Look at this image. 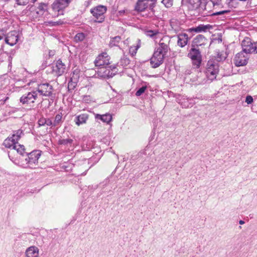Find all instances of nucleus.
<instances>
[{
    "mask_svg": "<svg viewBox=\"0 0 257 257\" xmlns=\"http://www.w3.org/2000/svg\"><path fill=\"white\" fill-rule=\"evenodd\" d=\"M188 7L190 9L197 10L202 16L207 15L219 16L223 15L230 13V10H224L209 14V11L207 10L206 2L205 0H188Z\"/></svg>",
    "mask_w": 257,
    "mask_h": 257,
    "instance_id": "nucleus-1",
    "label": "nucleus"
},
{
    "mask_svg": "<svg viewBox=\"0 0 257 257\" xmlns=\"http://www.w3.org/2000/svg\"><path fill=\"white\" fill-rule=\"evenodd\" d=\"M3 145L6 148L10 149L8 152V155L11 160L13 159V158L11 157V155H14L15 153H17L22 157L24 156V153H25L24 146L19 144L12 137L7 138L4 141Z\"/></svg>",
    "mask_w": 257,
    "mask_h": 257,
    "instance_id": "nucleus-2",
    "label": "nucleus"
},
{
    "mask_svg": "<svg viewBox=\"0 0 257 257\" xmlns=\"http://www.w3.org/2000/svg\"><path fill=\"white\" fill-rule=\"evenodd\" d=\"M90 71L94 72V74L91 76L92 77L109 78L114 76L117 73L118 70L116 65H111L108 67H100L98 68L97 71H94L93 70H91Z\"/></svg>",
    "mask_w": 257,
    "mask_h": 257,
    "instance_id": "nucleus-3",
    "label": "nucleus"
},
{
    "mask_svg": "<svg viewBox=\"0 0 257 257\" xmlns=\"http://www.w3.org/2000/svg\"><path fill=\"white\" fill-rule=\"evenodd\" d=\"M27 157L25 159V163L22 165L25 168H35L38 164V161L41 156V152L38 150H35L28 153L25 151V154Z\"/></svg>",
    "mask_w": 257,
    "mask_h": 257,
    "instance_id": "nucleus-4",
    "label": "nucleus"
},
{
    "mask_svg": "<svg viewBox=\"0 0 257 257\" xmlns=\"http://www.w3.org/2000/svg\"><path fill=\"white\" fill-rule=\"evenodd\" d=\"M219 65L216 61L209 60L206 65L205 74L209 80L212 81L216 79L219 70Z\"/></svg>",
    "mask_w": 257,
    "mask_h": 257,
    "instance_id": "nucleus-5",
    "label": "nucleus"
},
{
    "mask_svg": "<svg viewBox=\"0 0 257 257\" xmlns=\"http://www.w3.org/2000/svg\"><path fill=\"white\" fill-rule=\"evenodd\" d=\"M188 57L192 60L193 66L195 68L200 67L202 62V55L199 49L192 46L188 54Z\"/></svg>",
    "mask_w": 257,
    "mask_h": 257,
    "instance_id": "nucleus-6",
    "label": "nucleus"
},
{
    "mask_svg": "<svg viewBox=\"0 0 257 257\" xmlns=\"http://www.w3.org/2000/svg\"><path fill=\"white\" fill-rule=\"evenodd\" d=\"M37 98V91L32 90L23 94L20 97V102L26 106L31 107L34 106L35 101Z\"/></svg>",
    "mask_w": 257,
    "mask_h": 257,
    "instance_id": "nucleus-7",
    "label": "nucleus"
},
{
    "mask_svg": "<svg viewBox=\"0 0 257 257\" xmlns=\"http://www.w3.org/2000/svg\"><path fill=\"white\" fill-rule=\"evenodd\" d=\"M107 7L102 5H99L90 10L91 13L95 18L94 22L101 23L105 19L104 14L106 12Z\"/></svg>",
    "mask_w": 257,
    "mask_h": 257,
    "instance_id": "nucleus-8",
    "label": "nucleus"
},
{
    "mask_svg": "<svg viewBox=\"0 0 257 257\" xmlns=\"http://www.w3.org/2000/svg\"><path fill=\"white\" fill-rule=\"evenodd\" d=\"M71 0H55L52 5L53 10L58 12L57 16L63 15V10L68 6Z\"/></svg>",
    "mask_w": 257,
    "mask_h": 257,
    "instance_id": "nucleus-9",
    "label": "nucleus"
},
{
    "mask_svg": "<svg viewBox=\"0 0 257 257\" xmlns=\"http://www.w3.org/2000/svg\"><path fill=\"white\" fill-rule=\"evenodd\" d=\"M53 86L48 83H41L38 85L37 90V94L39 93L41 95L44 96H52L53 93Z\"/></svg>",
    "mask_w": 257,
    "mask_h": 257,
    "instance_id": "nucleus-10",
    "label": "nucleus"
},
{
    "mask_svg": "<svg viewBox=\"0 0 257 257\" xmlns=\"http://www.w3.org/2000/svg\"><path fill=\"white\" fill-rule=\"evenodd\" d=\"M110 56L106 53L99 54L95 59L94 63L96 67H105L110 64Z\"/></svg>",
    "mask_w": 257,
    "mask_h": 257,
    "instance_id": "nucleus-11",
    "label": "nucleus"
},
{
    "mask_svg": "<svg viewBox=\"0 0 257 257\" xmlns=\"http://www.w3.org/2000/svg\"><path fill=\"white\" fill-rule=\"evenodd\" d=\"M165 56L157 51H155L154 54L150 59V63L154 68H158L164 62Z\"/></svg>",
    "mask_w": 257,
    "mask_h": 257,
    "instance_id": "nucleus-12",
    "label": "nucleus"
},
{
    "mask_svg": "<svg viewBox=\"0 0 257 257\" xmlns=\"http://www.w3.org/2000/svg\"><path fill=\"white\" fill-rule=\"evenodd\" d=\"M254 43L251 42L250 38L246 37L241 42V47L243 53L246 54L255 52Z\"/></svg>",
    "mask_w": 257,
    "mask_h": 257,
    "instance_id": "nucleus-13",
    "label": "nucleus"
},
{
    "mask_svg": "<svg viewBox=\"0 0 257 257\" xmlns=\"http://www.w3.org/2000/svg\"><path fill=\"white\" fill-rule=\"evenodd\" d=\"M248 60V55L246 54H244V53L241 51L235 55L234 63L237 67L245 66L247 64Z\"/></svg>",
    "mask_w": 257,
    "mask_h": 257,
    "instance_id": "nucleus-14",
    "label": "nucleus"
},
{
    "mask_svg": "<svg viewBox=\"0 0 257 257\" xmlns=\"http://www.w3.org/2000/svg\"><path fill=\"white\" fill-rule=\"evenodd\" d=\"M18 33L17 31H14L8 34L7 36L5 37V41L6 43L10 46H14L18 42Z\"/></svg>",
    "mask_w": 257,
    "mask_h": 257,
    "instance_id": "nucleus-15",
    "label": "nucleus"
},
{
    "mask_svg": "<svg viewBox=\"0 0 257 257\" xmlns=\"http://www.w3.org/2000/svg\"><path fill=\"white\" fill-rule=\"evenodd\" d=\"M178 102L184 108L192 106L194 102L192 98H188L186 96H179L177 98Z\"/></svg>",
    "mask_w": 257,
    "mask_h": 257,
    "instance_id": "nucleus-16",
    "label": "nucleus"
},
{
    "mask_svg": "<svg viewBox=\"0 0 257 257\" xmlns=\"http://www.w3.org/2000/svg\"><path fill=\"white\" fill-rule=\"evenodd\" d=\"M212 28V26L210 25H203L200 24L198 26L192 27L187 30V31L190 33H200V32H206L208 30Z\"/></svg>",
    "mask_w": 257,
    "mask_h": 257,
    "instance_id": "nucleus-17",
    "label": "nucleus"
},
{
    "mask_svg": "<svg viewBox=\"0 0 257 257\" xmlns=\"http://www.w3.org/2000/svg\"><path fill=\"white\" fill-rule=\"evenodd\" d=\"M65 65L59 59L57 61L56 66L53 71L56 73L57 75L61 76L65 72Z\"/></svg>",
    "mask_w": 257,
    "mask_h": 257,
    "instance_id": "nucleus-18",
    "label": "nucleus"
},
{
    "mask_svg": "<svg viewBox=\"0 0 257 257\" xmlns=\"http://www.w3.org/2000/svg\"><path fill=\"white\" fill-rule=\"evenodd\" d=\"M207 42V39L205 37L201 34L198 35L194 38L192 42V46L194 47H198L205 45Z\"/></svg>",
    "mask_w": 257,
    "mask_h": 257,
    "instance_id": "nucleus-19",
    "label": "nucleus"
},
{
    "mask_svg": "<svg viewBox=\"0 0 257 257\" xmlns=\"http://www.w3.org/2000/svg\"><path fill=\"white\" fill-rule=\"evenodd\" d=\"M188 35L186 33H182L178 35L177 44L181 48L185 47L188 43Z\"/></svg>",
    "mask_w": 257,
    "mask_h": 257,
    "instance_id": "nucleus-20",
    "label": "nucleus"
},
{
    "mask_svg": "<svg viewBox=\"0 0 257 257\" xmlns=\"http://www.w3.org/2000/svg\"><path fill=\"white\" fill-rule=\"evenodd\" d=\"M88 118L89 114L88 113H82L75 117L74 121L76 124L79 126L81 124L85 123Z\"/></svg>",
    "mask_w": 257,
    "mask_h": 257,
    "instance_id": "nucleus-21",
    "label": "nucleus"
},
{
    "mask_svg": "<svg viewBox=\"0 0 257 257\" xmlns=\"http://www.w3.org/2000/svg\"><path fill=\"white\" fill-rule=\"evenodd\" d=\"M26 255L27 257H38V248L35 246L28 247L26 250Z\"/></svg>",
    "mask_w": 257,
    "mask_h": 257,
    "instance_id": "nucleus-22",
    "label": "nucleus"
},
{
    "mask_svg": "<svg viewBox=\"0 0 257 257\" xmlns=\"http://www.w3.org/2000/svg\"><path fill=\"white\" fill-rule=\"evenodd\" d=\"M95 118L96 120H100L103 122L108 123L112 120V116L109 113L104 114H95Z\"/></svg>",
    "mask_w": 257,
    "mask_h": 257,
    "instance_id": "nucleus-23",
    "label": "nucleus"
},
{
    "mask_svg": "<svg viewBox=\"0 0 257 257\" xmlns=\"http://www.w3.org/2000/svg\"><path fill=\"white\" fill-rule=\"evenodd\" d=\"M148 0H139L137 2L135 9L137 11L142 12L148 8Z\"/></svg>",
    "mask_w": 257,
    "mask_h": 257,
    "instance_id": "nucleus-24",
    "label": "nucleus"
},
{
    "mask_svg": "<svg viewBox=\"0 0 257 257\" xmlns=\"http://www.w3.org/2000/svg\"><path fill=\"white\" fill-rule=\"evenodd\" d=\"M159 45V46L156 51L165 56L169 49V46L163 42H160Z\"/></svg>",
    "mask_w": 257,
    "mask_h": 257,
    "instance_id": "nucleus-25",
    "label": "nucleus"
},
{
    "mask_svg": "<svg viewBox=\"0 0 257 257\" xmlns=\"http://www.w3.org/2000/svg\"><path fill=\"white\" fill-rule=\"evenodd\" d=\"M121 40V37L120 36H115L111 38L108 46L110 48L113 47L118 46V44Z\"/></svg>",
    "mask_w": 257,
    "mask_h": 257,
    "instance_id": "nucleus-26",
    "label": "nucleus"
},
{
    "mask_svg": "<svg viewBox=\"0 0 257 257\" xmlns=\"http://www.w3.org/2000/svg\"><path fill=\"white\" fill-rule=\"evenodd\" d=\"M62 115L61 113L56 114L53 121L54 127L60 126L62 123Z\"/></svg>",
    "mask_w": 257,
    "mask_h": 257,
    "instance_id": "nucleus-27",
    "label": "nucleus"
},
{
    "mask_svg": "<svg viewBox=\"0 0 257 257\" xmlns=\"http://www.w3.org/2000/svg\"><path fill=\"white\" fill-rule=\"evenodd\" d=\"M48 5L45 3H40L37 8L38 11L37 12L39 15H43L47 10Z\"/></svg>",
    "mask_w": 257,
    "mask_h": 257,
    "instance_id": "nucleus-28",
    "label": "nucleus"
},
{
    "mask_svg": "<svg viewBox=\"0 0 257 257\" xmlns=\"http://www.w3.org/2000/svg\"><path fill=\"white\" fill-rule=\"evenodd\" d=\"M24 133L23 131L21 130H18L14 132V134L12 135V137L17 142L22 137V135H23Z\"/></svg>",
    "mask_w": 257,
    "mask_h": 257,
    "instance_id": "nucleus-29",
    "label": "nucleus"
},
{
    "mask_svg": "<svg viewBox=\"0 0 257 257\" xmlns=\"http://www.w3.org/2000/svg\"><path fill=\"white\" fill-rule=\"evenodd\" d=\"M178 22L176 20H172L170 22L172 28L176 32L180 30V25H178Z\"/></svg>",
    "mask_w": 257,
    "mask_h": 257,
    "instance_id": "nucleus-30",
    "label": "nucleus"
},
{
    "mask_svg": "<svg viewBox=\"0 0 257 257\" xmlns=\"http://www.w3.org/2000/svg\"><path fill=\"white\" fill-rule=\"evenodd\" d=\"M130 59L125 56H123L120 60V64L123 67L127 66L130 64Z\"/></svg>",
    "mask_w": 257,
    "mask_h": 257,
    "instance_id": "nucleus-31",
    "label": "nucleus"
},
{
    "mask_svg": "<svg viewBox=\"0 0 257 257\" xmlns=\"http://www.w3.org/2000/svg\"><path fill=\"white\" fill-rule=\"evenodd\" d=\"M108 182L109 181L107 180H106L105 181H104V185H105V186L103 187L102 189L103 192H107L109 193L110 191H111V189H112V187L109 184H108Z\"/></svg>",
    "mask_w": 257,
    "mask_h": 257,
    "instance_id": "nucleus-32",
    "label": "nucleus"
},
{
    "mask_svg": "<svg viewBox=\"0 0 257 257\" xmlns=\"http://www.w3.org/2000/svg\"><path fill=\"white\" fill-rule=\"evenodd\" d=\"M146 35L151 38H154L159 33L157 30H148L146 31Z\"/></svg>",
    "mask_w": 257,
    "mask_h": 257,
    "instance_id": "nucleus-33",
    "label": "nucleus"
},
{
    "mask_svg": "<svg viewBox=\"0 0 257 257\" xmlns=\"http://www.w3.org/2000/svg\"><path fill=\"white\" fill-rule=\"evenodd\" d=\"M85 37V36L84 33H79L75 35L74 39L76 42H81L84 40Z\"/></svg>",
    "mask_w": 257,
    "mask_h": 257,
    "instance_id": "nucleus-34",
    "label": "nucleus"
},
{
    "mask_svg": "<svg viewBox=\"0 0 257 257\" xmlns=\"http://www.w3.org/2000/svg\"><path fill=\"white\" fill-rule=\"evenodd\" d=\"M237 0H227L226 4L230 8H236L237 6Z\"/></svg>",
    "mask_w": 257,
    "mask_h": 257,
    "instance_id": "nucleus-35",
    "label": "nucleus"
},
{
    "mask_svg": "<svg viewBox=\"0 0 257 257\" xmlns=\"http://www.w3.org/2000/svg\"><path fill=\"white\" fill-rule=\"evenodd\" d=\"M147 86H142L141 87L139 88L138 90L136 92V95L137 96H141L143 93H144L145 90L147 89Z\"/></svg>",
    "mask_w": 257,
    "mask_h": 257,
    "instance_id": "nucleus-36",
    "label": "nucleus"
},
{
    "mask_svg": "<svg viewBox=\"0 0 257 257\" xmlns=\"http://www.w3.org/2000/svg\"><path fill=\"white\" fill-rule=\"evenodd\" d=\"M73 142V140L70 139H62L59 141L60 145H66L68 144H71Z\"/></svg>",
    "mask_w": 257,
    "mask_h": 257,
    "instance_id": "nucleus-37",
    "label": "nucleus"
},
{
    "mask_svg": "<svg viewBox=\"0 0 257 257\" xmlns=\"http://www.w3.org/2000/svg\"><path fill=\"white\" fill-rule=\"evenodd\" d=\"M226 58V56H223L221 54L218 53L215 59H212L211 60H213L216 61L218 63L219 62L225 60Z\"/></svg>",
    "mask_w": 257,
    "mask_h": 257,
    "instance_id": "nucleus-38",
    "label": "nucleus"
},
{
    "mask_svg": "<svg viewBox=\"0 0 257 257\" xmlns=\"http://www.w3.org/2000/svg\"><path fill=\"white\" fill-rule=\"evenodd\" d=\"M173 0H162V3L166 8H170L173 5Z\"/></svg>",
    "mask_w": 257,
    "mask_h": 257,
    "instance_id": "nucleus-39",
    "label": "nucleus"
},
{
    "mask_svg": "<svg viewBox=\"0 0 257 257\" xmlns=\"http://www.w3.org/2000/svg\"><path fill=\"white\" fill-rule=\"evenodd\" d=\"M76 85V82H73L72 80H71V81H69L68 84V90H70L73 89L75 87Z\"/></svg>",
    "mask_w": 257,
    "mask_h": 257,
    "instance_id": "nucleus-40",
    "label": "nucleus"
},
{
    "mask_svg": "<svg viewBox=\"0 0 257 257\" xmlns=\"http://www.w3.org/2000/svg\"><path fill=\"white\" fill-rule=\"evenodd\" d=\"M17 4L20 6H25L28 4L29 0H15Z\"/></svg>",
    "mask_w": 257,
    "mask_h": 257,
    "instance_id": "nucleus-41",
    "label": "nucleus"
},
{
    "mask_svg": "<svg viewBox=\"0 0 257 257\" xmlns=\"http://www.w3.org/2000/svg\"><path fill=\"white\" fill-rule=\"evenodd\" d=\"M156 1V0H148V2H151V3H150L148 5L149 9V10H150L152 12H153V9H154V8L155 7V5Z\"/></svg>",
    "mask_w": 257,
    "mask_h": 257,
    "instance_id": "nucleus-42",
    "label": "nucleus"
},
{
    "mask_svg": "<svg viewBox=\"0 0 257 257\" xmlns=\"http://www.w3.org/2000/svg\"><path fill=\"white\" fill-rule=\"evenodd\" d=\"M79 77V71L77 69L75 70L73 72V75L72 77L71 78V79L72 80L73 79L77 80L78 78Z\"/></svg>",
    "mask_w": 257,
    "mask_h": 257,
    "instance_id": "nucleus-43",
    "label": "nucleus"
},
{
    "mask_svg": "<svg viewBox=\"0 0 257 257\" xmlns=\"http://www.w3.org/2000/svg\"><path fill=\"white\" fill-rule=\"evenodd\" d=\"M38 124L40 126H44L45 125L46 123V118L44 117H41L38 121Z\"/></svg>",
    "mask_w": 257,
    "mask_h": 257,
    "instance_id": "nucleus-44",
    "label": "nucleus"
},
{
    "mask_svg": "<svg viewBox=\"0 0 257 257\" xmlns=\"http://www.w3.org/2000/svg\"><path fill=\"white\" fill-rule=\"evenodd\" d=\"M253 98L250 95L246 96L245 98V102H246L248 104H251L253 102Z\"/></svg>",
    "mask_w": 257,
    "mask_h": 257,
    "instance_id": "nucleus-45",
    "label": "nucleus"
},
{
    "mask_svg": "<svg viewBox=\"0 0 257 257\" xmlns=\"http://www.w3.org/2000/svg\"><path fill=\"white\" fill-rule=\"evenodd\" d=\"M45 125L47 126H50L51 127H54L53 121L49 118H46V123Z\"/></svg>",
    "mask_w": 257,
    "mask_h": 257,
    "instance_id": "nucleus-46",
    "label": "nucleus"
},
{
    "mask_svg": "<svg viewBox=\"0 0 257 257\" xmlns=\"http://www.w3.org/2000/svg\"><path fill=\"white\" fill-rule=\"evenodd\" d=\"M205 1H206L207 4L209 1L211 2L212 4L213 5V6L219 5L220 4V2H221V0H205Z\"/></svg>",
    "mask_w": 257,
    "mask_h": 257,
    "instance_id": "nucleus-47",
    "label": "nucleus"
},
{
    "mask_svg": "<svg viewBox=\"0 0 257 257\" xmlns=\"http://www.w3.org/2000/svg\"><path fill=\"white\" fill-rule=\"evenodd\" d=\"M192 73V69L189 67L188 68H186L184 71V74L185 75H190Z\"/></svg>",
    "mask_w": 257,
    "mask_h": 257,
    "instance_id": "nucleus-48",
    "label": "nucleus"
},
{
    "mask_svg": "<svg viewBox=\"0 0 257 257\" xmlns=\"http://www.w3.org/2000/svg\"><path fill=\"white\" fill-rule=\"evenodd\" d=\"M63 23V22L61 21H58L56 22H53V26H56V25H62Z\"/></svg>",
    "mask_w": 257,
    "mask_h": 257,
    "instance_id": "nucleus-49",
    "label": "nucleus"
},
{
    "mask_svg": "<svg viewBox=\"0 0 257 257\" xmlns=\"http://www.w3.org/2000/svg\"><path fill=\"white\" fill-rule=\"evenodd\" d=\"M125 13V10H120L118 12L117 16H122L124 15V14Z\"/></svg>",
    "mask_w": 257,
    "mask_h": 257,
    "instance_id": "nucleus-50",
    "label": "nucleus"
},
{
    "mask_svg": "<svg viewBox=\"0 0 257 257\" xmlns=\"http://www.w3.org/2000/svg\"><path fill=\"white\" fill-rule=\"evenodd\" d=\"M254 49H255V52H257V42L254 43Z\"/></svg>",
    "mask_w": 257,
    "mask_h": 257,
    "instance_id": "nucleus-51",
    "label": "nucleus"
},
{
    "mask_svg": "<svg viewBox=\"0 0 257 257\" xmlns=\"http://www.w3.org/2000/svg\"><path fill=\"white\" fill-rule=\"evenodd\" d=\"M140 47V45H138L137 46H136V48H135V51L134 52V53H136V51L137 50V49Z\"/></svg>",
    "mask_w": 257,
    "mask_h": 257,
    "instance_id": "nucleus-52",
    "label": "nucleus"
},
{
    "mask_svg": "<svg viewBox=\"0 0 257 257\" xmlns=\"http://www.w3.org/2000/svg\"><path fill=\"white\" fill-rule=\"evenodd\" d=\"M4 34L2 33L0 34V40H2L4 38Z\"/></svg>",
    "mask_w": 257,
    "mask_h": 257,
    "instance_id": "nucleus-53",
    "label": "nucleus"
},
{
    "mask_svg": "<svg viewBox=\"0 0 257 257\" xmlns=\"http://www.w3.org/2000/svg\"><path fill=\"white\" fill-rule=\"evenodd\" d=\"M239 223L241 225H242L244 223V221L243 220H240L239 221Z\"/></svg>",
    "mask_w": 257,
    "mask_h": 257,
    "instance_id": "nucleus-54",
    "label": "nucleus"
},
{
    "mask_svg": "<svg viewBox=\"0 0 257 257\" xmlns=\"http://www.w3.org/2000/svg\"><path fill=\"white\" fill-rule=\"evenodd\" d=\"M87 97H88L87 96H84V98H83L84 100H85V101L87 100H88V98H87Z\"/></svg>",
    "mask_w": 257,
    "mask_h": 257,
    "instance_id": "nucleus-55",
    "label": "nucleus"
},
{
    "mask_svg": "<svg viewBox=\"0 0 257 257\" xmlns=\"http://www.w3.org/2000/svg\"><path fill=\"white\" fill-rule=\"evenodd\" d=\"M37 0H31V2L33 3H34L35 2H36Z\"/></svg>",
    "mask_w": 257,
    "mask_h": 257,
    "instance_id": "nucleus-56",
    "label": "nucleus"
},
{
    "mask_svg": "<svg viewBox=\"0 0 257 257\" xmlns=\"http://www.w3.org/2000/svg\"><path fill=\"white\" fill-rule=\"evenodd\" d=\"M46 66H43V65H42V69H44L45 68Z\"/></svg>",
    "mask_w": 257,
    "mask_h": 257,
    "instance_id": "nucleus-57",
    "label": "nucleus"
},
{
    "mask_svg": "<svg viewBox=\"0 0 257 257\" xmlns=\"http://www.w3.org/2000/svg\"><path fill=\"white\" fill-rule=\"evenodd\" d=\"M52 52L51 51V52H49V55H52Z\"/></svg>",
    "mask_w": 257,
    "mask_h": 257,
    "instance_id": "nucleus-58",
    "label": "nucleus"
},
{
    "mask_svg": "<svg viewBox=\"0 0 257 257\" xmlns=\"http://www.w3.org/2000/svg\"><path fill=\"white\" fill-rule=\"evenodd\" d=\"M52 52L51 51V52H49V55H52Z\"/></svg>",
    "mask_w": 257,
    "mask_h": 257,
    "instance_id": "nucleus-59",
    "label": "nucleus"
},
{
    "mask_svg": "<svg viewBox=\"0 0 257 257\" xmlns=\"http://www.w3.org/2000/svg\"><path fill=\"white\" fill-rule=\"evenodd\" d=\"M85 3H87L86 6H87L89 5V2H86Z\"/></svg>",
    "mask_w": 257,
    "mask_h": 257,
    "instance_id": "nucleus-60",
    "label": "nucleus"
},
{
    "mask_svg": "<svg viewBox=\"0 0 257 257\" xmlns=\"http://www.w3.org/2000/svg\"><path fill=\"white\" fill-rule=\"evenodd\" d=\"M132 49H133V48H132V47H131V49H130V51H132Z\"/></svg>",
    "mask_w": 257,
    "mask_h": 257,
    "instance_id": "nucleus-61",
    "label": "nucleus"
}]
</instances>
